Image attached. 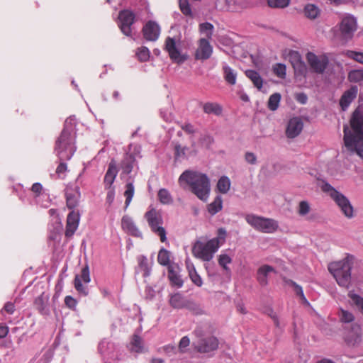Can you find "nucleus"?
I'll return each mask as SVG.
<instances>
[{"label": "nucleus", "instance_id": "nucleus-6", "mask_svg": "<svg viewBox=\"0 0 363 363\" xmlns=\"http://www.w3.org/2000/svg\"><path fill=\"white\" fill-rule=\"evenodd\" d=\"M321 189L323 191L327 193L335 202L346 218L351 219L354 216V208L350 200L344 194L336 190L328 183L323 184Z\"/></svg>", "mask_w": 363, "mask_h": 363}, {"label": "nucleus", "instance_id": "nucleus-56", "mask_svg": "<svg viewBox=\"0 0 363 363\" xmlns=\"http://www.w3.org/2000/svg\"><path fill=\"white\" fill-rule=\"evenodd\" d=\"M181 128L188 134H194L196 130L194 125L189 123H186L180 125Z\"/></svg>", "mask_w": 363, "mask_h": 363}, {"label": "nucleus", "instance_id": "nucleus-1", "mask_svg": "<svg viewBox=\"0 0 363 363\" xmlns=\"http://www.w3.org/2000/svg\"><path fill=\"white\" fill-rule=\"evenodd\" d=\"M352 130L344 127V143L347 149L355 151L363 159V115L355 111L350 120Z\"/></svg>", "mask_w": 363, "mask_h": 363}, {"label": "nucleus", "instance_id": "nucleus-42", "mask_svg": "<svg viewBox=\"0 0 363 363\" xmlns=\"http://www.w3.org/2000/svg\"><path fill=\"white\" fill-rule=\"evenodd\" d=\"M179 6L181 11L184 15L193 17L191 8L188 0H179Z\"/></svg>", "mask_w": 363, "mask_h": 363}, {"label": "nucleus", "instance_id": "nucleus-44", "mask_svg": "<svg viewBox=\"0 0 363 363\" xmlns=\"http://www.w3.org/2000/svg\"><path fill=\"white\" fill-rule=\"evenodd\" d=\"M348 296L363 314V298L354 294L353 291H350Z\"/></svg>", "mask_w": 363, "mask_h": 363}, {"label": "nucleus", "instance_id": "nucleus-36", "mask_svg": "<svg viewBox=\"0 0 363 363\" xmlns=\"http://www.w3.org/2000/svg\"><path fill=\"white\" fill-rule=\"evenodd\" d=\"M281 101V94L279 93H274L269 96L268 100L267 106L269 110L274 111H276Z\"/></svg>", "mask_w": 363, "mask_h": 363}, {"label": "nucleus", "instance_id": "nucleus-64", "mask_svg": "<svg viewBox=\"0 0 363 363\" xmlns=\"http://www.w3.org/2000/svg\"><path fill=\"white\" fill-rule=\"evenodd\" d=\"M186 265L189 274L192 273L193 272H196L194 264L191 262L189 260H186Z\"/></svg>", "mask_w": 363, "mask_h": 363}, {"label": "nucleus", "instance_id": "nucleus-43", "mask_svg": "<svg viewBox=\"0 0 363 363\" xmlns=\"http://www.w3.org/2000/svg\"><path fill=\"white\" fill-rule=\"evenodd\" d=\"M125 191L124 192V196H125V207H128L132 200V198L134 195L135 188L133 183H128L125 186Z\"/></svg>", "mask_w": 363, "mask_h": 363}, {"label": "nucleus", "instance_id": "nucleus-53", "mask_svg": "<svg viewBox=\"0 0 363 363\" xmlns=\"http://www.w3.org/2000/svg\"><path fill=\"white\" fill-rule=\"evenodd\" d=\"M191 281L198 286H201L203 284L202 279L201 277L196 272H193L192 273L189 274Z\"/></svg>", "mask_w": 363, "mask_h": 363}, {"label": "nucleus", "instance_id": "nucleus-57", "mask_svg": "<svg viewBox=\"0 0 363 363\" xmlns=\"http://www.w3.org/2000/svg\"><path fill=\"white\" fill-rule=\"evenodd\" d=\"M188 148L186 147H182L180 145H176L175 150V156L177 157H183L185 155V152Z\"/></svg>", "mask_w": 363, "mask_h": 363}, {"label": "nucleus", "instance_id": "nucleus-17", "mask_svg": "<svg viewBox=\"0 0 363 363\" xmlns=\"http://www.w3.org/2000/svg\"><path fill=\"white\" fill-rule=\"evenodd\" d=\"M213 48L210 45L208 39L201 38L199 40L198 48L195 52V58L196 60H205L211 56Z\"/></svg>", "mask_w": 363, "mask_h": 363}, {"label": "nucleus", "instance_id": "nucleus-3", "mask_svg": "<svg viewBox=\"0 0 363 363\" xmlns=\"http://www.w3.org/2000/svg\"><path fill=\"white\" fill-rule=\"evenodd\" d=\"M181 186L184 184L191 187V191L201 200L206 201L210 194V180L206 174L186 170L179 178Z\"/></svg>", "mask_w": 363, "mask_h": 363}, {"label": "nucleus", "instance_id": "nucleus-21", "mask_svg": "<svg viewBox=\"0 0 363 363\" xmlns=\"http://www.w3.org/2000/svg\"><path fill=\"white\" fill-rule=\"evenodd\" d=\"M358 88L357 86H352L350 89L344 92L340 101V104L343 111H345L356 98Z\"/></svg>", "mask_w": 363, "mask_h": 363}, {"label": "nucleus", "instance_id": "nucleus-2", "mask_svg": "<svg viewBox=\"0 0 363 363\" xmlns=\"http://www.w3.org/2000/svg\"><path fill=\"white\" fill-rule=\"evenodd\" d=\"M225 238L226 230L222 228H219L216 238L206 241L196 240L192 245V255L203 262H210L219 247L225 242Z\"/></svg>", "mask_w": 363, "mask_h": 363}, {"label": "nucleus", "instance_id": "nucleus-9", "mask_svg": "<svg viewBox=\"0 0 363 363\" xmlns=\"http://www.w3.org/2000/svg\"><path fill=\"white\" fill-rule=\"evenodd\" d=\"M306 60L311 69L318 74H323L329 63L328 57L325 55H316L311 52L306 54Z\"/></svg>", "mask_w": 363, "mask_h": 363}, {"label": "nucleus", "instance_id": "nucleus-15", "mask_svg": "<svg viewBox=\"0 0 363 363\" xmlns=\"http://www.w3.org/2000/svg\"><path fill=\"white\" fill-rule=\"evenodd\" d=\"M165 50L168 52L171 60L177 63H182L187 59L186 55H181L176 45V42L172 38H167L165 40Z\"/></svg>", "mask_w": 363, "mask_h": 363}, {"label": "nucleus", "instance_id": "nucleus-5", "mask_svg": "<svg viewBox=\"0 0 363 363\" xmlns=\"http://www.w3.org/2000/svg\"><path fill=\"white\" fill-rule=\"evenodd\" d=\"M72 130L65 126L55 143V151L61 161L69 160L75 152Z\"/></svg>", "mask_w": 363, "mask_h": 363}, {"label": "nucleus", "instance_id": "nucleus-55", "mask_svg": "<svg viewBox=\"0 0 363 363\" xmlns=\"http://www.w3.org/2000/svg\"><path fill=\"white\" fill-rule=\"evenodd\" d=\"M67 169V167L66 163L61 162L56 169V174L58 175V177L62 178Z\"/></svg>", "mask_w": 363, "mask_h": 363}, {"label": "nucleus", "instance_id": "nucleus-49", "mask_svg": "<svg viewBox=\"0 0 363 363\" xmlns=\"http://www.w3.org/2000/svg\"><path fill=\"white\" fill-rule=\"evenodd\" d=\"M273 71L277 77L281 79H284L286 77V66L284 64H276L273 67Z\"/></svg>", "mask_w": 363, "mask_h": 363}, {"label": "nucleus", "instance_id": "nucleus-34", "mask_svg": "<svg viewBox=\"0 0 363 363\" xmlns=\"http://www.w3.org/2000/svg\"><path fill=\"white\" fill-rule=\"evenodd\" d=\"M203 111L206 113L211 114L213 113L216 116H219L222 113V108L217 104L214 103H206L203 106Z\"/></svg>", "mask_w": 363, "mask_h": 363}, {"label": "nucleus", "instance_id": "nucleus-54", "mask_svg": "<svg viewBox=\"0 0 363 363\" xmlns=\"http://www.w3.org/2000/svg\"><path fill=\"white\" fill-rule=\"evenodd\" d=\"M245 161L250 164H255L257 162V157L256 155L251 152H247L245 155Z\"/></svg>", "mask_w": 363, "mask_h": 363}, {"label": "nucleus", "instance_id": "nucleus-7", "mask_svg": "<svg viewBox=\"0 0 363 363\" xmlns=\"http://www.w3.org/2000/svg\"><path fill=\"white\" fill-rule=\"evenodd\" d=\"M246 222L254 229L263 233H273L279 228L278 222L269 218H265L255 214L245 216Z\"/></svg>", "mask_w": 363, "mask_h": 363}, {"label": "nucleus", "instance_id": "nucleus-58", "mask_svg": "<svg viewBox=\"0 0 363 363\" xmlns=\"http://www.w3.org/2000/svg\"><path fill=\"white\" fill-rule=\"evenodd\" d=\"M65 303L69 308H74L77 305V301L70 296H67L65 298Z\"/></svg>", "mask_w": 363, "mask_h": 363}, {"label": "nucleus", "instance_id": "nucleus-11", "mask_svg": "<svg viewBox=\"0 0 363 363\" xmlns=\"http://www.w3.org/2000/svg\"><path fill=\"white\" fill-rule=\"evenodd\" d=\"M90 281L89 268L88 265H86L82 268L81 274L75 276L74 281V288L79 294L86 296L89 294V289L86 285L82 284V281L87 284Z\"/></svg>", "mask_w": 363, "mask_h": 363}, {"label": "nucleus", "instance_id": "nucleus-60", "mask_svg": "<svg viewBox=\"0 0 363 363\" xmlns=\"http://www.w3.org/2000/svg\"><path fill=\"white\" fill-rule=\"evenodd\" d=\"M31 191L35 194V195L38 196H39L42 191H43V186L40 183H34L31 187Z\"/></svg>", "mask_w": 363, "mask_h": 363}, {"label": "nucleus", "instance_id": "nucleus-38", "mask_svg": "<svg viewBox=\"0 0 363 363\" xmlns=\"http://www.w3.org/2000/svg\"><path fill=\"white\" fill-rule=\"evenodd\" d=\"M213 26L208 22L199 25V31L203 34L207 39H211L213 35Z\"/></svg>", "mask_w": 363, "mask_h": 363}, {"label": "nucleus", "instance_id": "nucleus-45", "mask_svg": "<svg viewBox=\"0 0 363 363\" xmlns=\"http://www.w3.org/2000/svg\"><path fill=\"white\" fill-rule=\"evenodd\" d=\"M311 211V206L308 201H301L299 202L298 206L297 212L299 216H304Z\"/></svg>", "mask_w": 363, "mask_h": 363}, {"label": "nucleus", "instance_id": "nucleus-52", "mask_svg": "<svg viewBox=\"0 0 363 363\" xmlns=\"http://www.w3.org/2000/svg\"><path fill=\"white\" fill-rule=\"evenodd\" d=\"M190 340L187 336L183 337L179 344V350L181 352H184L185 349L189 345Z\"/></svg>", "mask_w": 363, "mask_h": 363}, {"label": "nucleus", "instance_id": "nucleus-30", "mask_svg": "<svg viewBox=\"0 0 363 363\" xmlns=\"http://www.w3.org/2000/svg\"><path fill=\"white\" fill-rule=\"evenodd\" d=\"M223 76L225 80L230 84L234 85L236 83L237 73L228 65H223Z\"/></svg>", "mask_w": 363, "mask_h": 363}, {"label": "nucleus", "instance_id": "nucleus-16", "mask_svg": "<svg viewBox=\"0 0 363 363\" xmlns=\"http://www.w3.org/2000/svg\"><path fill=\"white\" fill-rule=\"evenodd\" d=\"M143 37L148 41H156L160 35V26L153 21H149L142 30Z\"/></svg>", "mask_w": 363, "mask_h": 363}, {"label": "nucleus", "instance_id": "nucleus-20", "mask_svg": "<svg viewBox=\"0 0 363 363\" xmlns=\"http://www.w3.org/2000/svg\"><path fill=\"white\" fill-rule=\"evenodd\" d=\"M66 201L67 206L69 209H73L79 204L80 198L79 188L75 186L74 188H67L66 190Z\"/></svg>", "mask_w": 363, "mask_h": 363}, {"label": "nucleus", "instance_id": "nucleus-24", "mask_svg": "<svg viewBox=\"0 0 363 363\" xmlns=\"http://www.w3.org/2000/svg\"><path fill=\"white\" fill-rule=\"evenodd\" d=\"M49 296L45 293H42L37 297L34 301V305L36 309L42 314H47L48 312V302Z\"/></svg>", "mask_w": 363, "mask_h": 363}, {"label": "nucleus", "instance_id": "nucleus-27", "mask_svg": "<svg viewBox=\"0 0 363 363\" xmlns=\"http://www.w3.org/2000/svg\"><path fill=\"white\" fill-rule=\"evenodd\" d=\"M303 13L306 18L313 20L319 16L320 10L316 5L313 4H308L304 7Z\"/></svg>", "mask_w": 363, "mask_h": 363}, {"label": "nucleus", "instance_id": "nucleus-41", "mask_svg": "<svg viewBox=\"0 0 363 363\" xmlns=\"http://www.w3.org/2000/svg\"><path fill=\"white\" fill-rule=\"evenodd\" d=\"M218 262L219 265L221 266L223 269L228 271L229 267L227 265L232 262V258L226 253H222L218 256Z\"/></svg>", "mask_w": 363, "mask_h": 363}, {"label": "nucleus", "instance_id": "nucleus-37", "mask_svg": "<svg viewBox=\"0 0 363 363\" xmlns=\"http://www.w3.org/2000/svg\"><path fill=\"white\" fill-rule=\"evenodd\" d=\"M157 196L160 201L163 204H170L173 202L170 193L166 189H160Z\"/></svg>", "mask_w": 363, "mask_h": 363}, {"label": "nucleus", "instance_id": "nucleus-26", "mask_svg": "<svg viewBox=\"0 0 363 363\" xmlns=\"http://www.w3.org/2000/svg\"><path fill=\"white\" fill-rule=\"evenodd\" d=\"M135 162V157L131 154H127L121 164V168L125 174H130L133 168Z\"/></svg>", "mask_w": 363, "mask_h": 363}, {"label": "nucleus", "instance_id": "nucleus-35", "mask_svg": "<svg viewBox=\"0 0 363 363\" xmlns=\"http://www.w3.org/2000/svg\"><path fill=\"white\" fill-rule=\"evenodd\" d=\"M130 344L132 351L137 353L143 352V341L139 335H134L132 337Z\"/></svg>", "mask_w": 363, "mask_h": 363}, {"label": "nucleus", "instance_id": "nucleus-31", "mask_svg": "<svg viewBox=\"0 0 363 363\" xmlns=\"http://www.w3.org/2000/svg\"><path fill=\"white\" fill-rule=\"evenodd\" d=\"M230 186V179L226 176H223L218 179L216 188L220 193L225 194L229 191Z\"/></svg>", "mask_w": 363, "mask_h": 363}, {"label": "nucleus", "instance_id": "nucleus-40", "mask_svg": "<svg viewBox=\"0 0 363 363\" xmlns=\"http://www.w3.org/2000/svg\"><path fill=\"white\" fill-rule=\"evenodd\" d=\"M348 79L351 82H359L363 81V69L352 70L348 74Z\"/></svg>", "mask_w": 363, "mask_h": 363}, {"label": "nucleus", "instance_id": "nucleus-12", "mask_svg": "<svg viewBox=\"0 0 363 363\" xmlns=\"http://www.w3.org/2000/svg\"><path fill=\"white\" fill-rule=\"evenodd\" d=\"M219 341L217 337L210 336L201 339L197 343H194V349L200 353H208L218 348Z\"/></svg>", "mask_w": 363, "mask_h": 363}, {"label": "nucleus", "instance_id": "nucleus-39", "mask_svg": "<svg viewBox=\"0 0 363 363\" xmlns=\"http://www.w3.org/2000/svg\"><path fill=\"white\" fill-rule=\"evenodd\" d=\"M169 252L164 248H162L158 253L157 261L163 266H167L169 264Z\"/></svg>", "mask_w": 363, "mask_h": 363}, {"label": "nucleus", "instance_id": "nucleus-8", "mask_svg": "<svg viewBox=\"0 0 363 363\" xmlns=\"http://www.w3.org/2000/svg\"><path fill=\"white\" fill-rule=\"evenodd\" d=\"M145 218L152 231L160 236V241L162 242H166L167 233L165 229L162 226L163 224L162 213L152 208L145 213Z\"/></svg>", "mask_w": 363, "mask_h": 363}, {"label": "nucleus", "instance_id": "nucleus-61", "mask_svg": "<svg viewBox=\"0 0 363 363\" xmlns=\"http://www.w3.org/2000/svg\"><path fill=\"white\" fill-rule=\"evenodd\" d=\"M291 282V285L294 287L296 294L298 295L301 298H304V294H303L302 287L292 281Z\"/></svg>", "mask_w": 363, "mask_h": 363}, {"label": "nucleus", "instance_id": "nucleus-33", "mask_svg": "<svg viewBox=\"0 0 363 363\" xmlns=\"http://www.w3.org/2000/svg\"><path fill=\"white\" fill-rule=\"evenodd\" d=\"M354 333H351L347 337V341L349 344L352 345L359 343L361 341L360 328L359 325H355L352 328Z\"/></svg>", "mask_w": 363, "mask_h": 363}, {"label": "nucleus", "instance_id": "nucleus-25", "mask_svg": "<svg viewBox=\"0 0 363 363\" xmlns=\"http://www.w3.org/2000/svg\"><path fill=\"white\" fill-rule=\"evenodd\" d=\"M117 174V167L114 162H111L108 165V169L104 177V183L106 186H108V188L111 187L112 184L113 183L115 178Z\"/></svg>", "mask_w": 363, "mask_h": 363}, {"label": "nucleus", "instance_id": "nucleus-23", "mask_svg": "<svg viewBox=\"0 0 363 363\" xmlns=\"http://www.w3.org/2000/svg\"><path fill=\"white\" fill-rule=\"evenodd\" d=\"M121 227L124 230L134 236H138L140 234V230L134 224L133 220L128 216H124L122 218Z\"/></svg>", "mask_w": 363, "mask_h": 363}, {"label": "nucleus", "instance_id": "nucleus-4", "mask_svg": "<svg viewBox=\"0 0 363 363\" xmlns=\"http://www.w3.org/2000/svg\"><path fill=\"white\" fill-rule=\"evenodd\" d=\"M354 264V257L347 255L345 258L329 264L328 270L337 283L348 289L351 284V270Z\"/></svg>", "mask_w": 363, "mask_h": 363}, {"label": "nucleus", "instance_id": "nucleus-22", "mask_svg": "<svg viewBox=\"0 0 363 363\" xmlns=\"http://www.w3.org/2000/svg\"><path fill=\"white\" fill-rule=\"evenodd\" d=\"M275 272L274 269L268 264L261 266L257 272V280L259 284L265 286L268 284V275L271 272Z\"/></svg>", "mask_w": 363, "mask_h": 363}, {"label": "nucleus", "instance_id": "nucleus-13", "mask_svg": "<svg viewBox=\"0 0 363 363\" xmlns=\"http://www.w3.org/2000/svg\"><path fill=\"white\" fill-rule=\"evenodd\" d=\"M120 28L123 34L130 36L132 33L131 26L135 21V14L129 10L121 11L119 13Z\"/></svg>", "mask_w": 363, "mask_h": 363}, {"label": "nucleus", "instance_id": "nucleus-51", "mask_svg": "<svg viewBox=\"0 0 363 363\" xmlns=\"http://www.w3.org/2000/svg\"><path fill=\"white\" fill-rule=\"evenodd\" d=\"M348 57L357 61L359 63L363 64V52L348 50L346 52Z\"/></svg>", "mask_w": 363, "mask_h": 363}, {"label": "nucleus", "instance_id": "nucleus-63", "mask_svg": "<svg viewBox=\"0 0 363 363\" xmlns=\"http://www.w3.org/2000/svg\"><path fill=\"white\" fill-rule=\"evenodd\" d=\"M9 333V328L6 325H0V338L5 337Z\"/></svg>", "mask_w": 363, "mask_h": 363}, {"label": "nucleus", "instance_id": "nucleus-29", "mask_svg": "<svg viewBox=\"0 0 363 363\" xmlns=\"http://www.w3.org/2000/svg\"><path fill=\"white\" fill-rule=\"evenodd\" d=\"M223 208V199L220 196H216L214 200L208 205V211L211 216H214Z\"/></svg>", "mask_w": 363, "mask_h": 363}, {"label": "nucleus", "instance_id": "nucleus-14", "mask_svg": "<svg viewBox=\"0 0 363 363\" xmlns=\"http://www.w3.org/2000/svg\"><path fill=\"white\" fill-rule=\"evenodd\" d=\"M169 304L174 308H187L190 311H196L197 306L195 303L184 298L180 294L177 293L170 296Z\"/></svg>", "mask_w": 363, "mask_h": 363}, {"label": "nucleus", "instance_id": "nucleus-46", "mask_svg": "<svg viewBox=\"0 0 363 363\" xmlns=\"http://www.w3.org/2000/svg\"><path fill=\"white\" fill-rule=\"evenodd\" d=\"M339 317L342 323H351L354 319V317L351 312L342 308L340 310Z\"/></svg>", "mask_w": 363, "mask_h": 363}, {"label": "nucleus", "instance_id": "nucleus-28", "mask_svg": "<svg viewBox=\"0 0 363 363\" xmlns=\"http://www.w3.org/2000/svg\"><path fill=\"white\" fill-rule=\"evenodd\" d=\"M168 278L173 285L181 287L183 285V281L178 272L173 266L168 267Z\"/></svg>", "mask_w": 363, "mask_h": 363}, {"label": "nucleus", "instance_id": "nucleus-50", "mask_svg": "<svg viewBox=\"0 0 363 363\" xmlns=\"http://www.w3.org/2000/svg\"><path fill=\"white\" fill-rule=\"evenodd\" d=\"M293 66L296 73H299L300 74H305L307 72V68L305 63L302 62L300 59H298L297 61L295 63H294Z\"/></svg>", "mask_w": 363, "mask_h": 363}, {"label": "nucleus", "instance_id": "nucleus-10", "mask_svg": "<svg viewBox=\"0 0 363 363\" xmlns=\"http://www.w3.org/2000/svg\"><path fill=\"white\" fill-rule=\"evenodd\" d=\"M357 24L354 17L351 15L345 16L339 24V29L343 39H351L357 30Z\"/></svg>", "mask_w": 363, "mask_h": 363}, {"label": "nucleus", "instance_id": "nucleus-32", "mask_svg": "<svg viewBox=\"0 0 363 363\" xmlns=\"http://www.w3.org/2000/svg\"><path fill=\"white\" fill-rule=\"evenodd\" d=\"M245 74L253 82L255 86H256L259 90L262 89L263 80L258 72L249 69L245 71Z\"/></svg>", "mask_w": 363, "mask_h": 363}, {"label": "nucleus", "instance_id": "nucleus-47", "mask_svg": "<svg viewBox=\"0 0 363 363\" xmlns=\"http://www.w3.org/2000/svg\"><path fill=\"white\" fill-rule=\"evenodd\" d=\"M290 0H267V4L271 8L284 9L289 6Z\"/></svg>", "mask_w": 363, "mask_h": 363}, {"label": "nucleus", "instance_id": "nucleus-19", "mask_svg": "<svg viewBox=\"0 0 363 363\" xmlns=\"http://www.w3.org/2000/svg\"><path fill=\"white\" fill-rule=\"evenodd\" d=\"M79 223V213L72 211L67 216L65 236L70 238L77 230Z\"/></svg>", "mask_w": 363, "mask_h": 363}, {"label": "nucleus", "instance_id": "nucleus-59", "mask_svg": "<svg viewBox=\"0 0 363 363\" xmlns=\"http://www.w3.org/2000/svg\"><path fill=\"white\" fill-rule=\"evenodd\" d=\"M4 311H6L9 314H13V312L15 311V306H14V304L13 303H11V302H7L5 304L4 308L2 309L1 313H3Z\"/></svg>", "mask_w": 363, "mask_h": 363}, {"label": "nucleus", "instance_id": "nucleus-62", "mask_svg": "<svg viewBox=\"0 0 363 363\" xmlns=\"http://www.w3.org/2000/svg\"><path fill=\"white\" fill-rule=\"evenodd\" d=\"M114 195H115L114 189H109V191L107 193V196H106L107 202H108L109 204H111L112 202L113 201Z\"/></svg>", "mask_w": 363, "mask_h": 363}, {"label": "nucleus", "instance_id": "nucleus-48", "mask_svg": "<svg viewBox=\"0 0 363 363\" xmlns=\"http://www.w3.org/2000/svg\"><path fill=\"white\" fill-rule=\"evenodd\" d=\"M136 55L138 60L141 62H146L150 58V51L146 47H141L138 48Z\"/></svg>", "mask_w": 363, "mask_h": 363}, {"label": "nucleus", "instance_id": "nucleus-18", "mask_svg": "<svg viewBox=\"0 0 363 363\" xmlns=\"http://www.w3.org/2000/svg\"><path fill=\"white\" fill-rule=\"evenodd\" d=\"M303 128L302 119L300 117H294L288 122L286 135L289 138H294L301 133Z\"/></svg>", "mask_w": 363, "mask_h": 363}]
</instances>
